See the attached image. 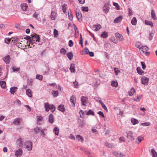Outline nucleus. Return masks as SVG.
Segmentation results:
<instances>
[{
  "label": "nucleus",
  "instance_id": "obj_33",
  "mask_svg": "<svg viewBox=\"0 0 157 157\" xmlns=\"http://www.w3.org/2000/svg\"><path fill=\"white\" fill-rule=\"evenodd\" d=\"M99 103H101L102 107L107 112H108V109L106 106L101 101H99Z\"/></svg>",
  "mask_w": 157,
  "mask_h": 157
},
{
  "label": "nucleus",
  "instance_id": "obj_57",
  "mask_svg": "<svg viewBox=\"0 0 157 157\" xmlns=\"http://www.w3.org/2000/svg\"><path fill=\"white\" fill-rule=\"evenodd\" d=\"M142 68L144 70H145L146 68V65L145 64V63L144 62L142 61L141 62Z\"/></svg>",
  "mask_w": 157,
  "mask_h": 157
},
{
  "label": "nucleus",
  "instance_id": "obj_61",
  "mask_svg": "<svg viewBox=\"0 0 157 157\" xmlns=\"http://www.w3.org/2000/svg\"><path fill=\"white\" fill-rule=\"evenodd\" d=\"M137 139L139 143L141 141H142L144 139V138L143 137L141 136H139L137 138Z\"/></svg>",
  "mask_w": 157,
  "mask_h": 157
},
{
  "label": "nucleus",
  "instance_id": "obj_4",
  "mask_svg": "<svg viewBox=\"0 0 157 157\" xmlns=\"http://www.w3.org/2000/svg\"><path fill=\"white\" fill-rule=\"evenodd\" d=\"M32 40L36 41V42H39L40 39L39 36L36 33H34L33 35H32Z\"/></svg>",
  "mask_w": 157,
  "mask_h": 157
},
{
  "label": "nucleus",
  "instance_id": "obj_39",
  "mask_svg": "<svg viewBox=\"0 0 157 157\" xmlns=\"http://www.w3.org/2000/svg\"><path fill=\"white\" fill-rule=\"evenodd\" d=\"M105 145L106 147L109 148H113L114 147V146L111 143H109L107 142L105 143Z\"/></svg>",
  "mask_w": 157,
  "mask_h": 157
},
{
  "label": "nucleus",
  "instance_id": "obj_59",
  "mask_svg": "<svg viewBox=\"0 0 157 157\" xmlns=\"http://www.w3.org/2000/svg\"><path fill=\"white\" fill-rule=\"evenodd\" d=\"M82 10L87 12L88 11V8L87 7H83L82 8Z\"/></svg>",
  "mask_w": 157,
  "mask_h": 157
},
{
  "label": "nucleus",
  "instance_id": "obj_60",
  "mask_svg": "<svg viewBox=\"0 0 157 157\" xmlns=\"http://www.w3.org/2000/svg\"><path fill=\"white\" fill-rule=\"evenodd\" d=\"M113 154L114 155L117 157L120 156V153L117 151H114L113 152Z\"/></svg>",
  "mask_w": 157,
  "mask_h": 157
},
{
  "label": "nucleus",
  "instance_id": "obj_25",
  "mask_svg": "<svg viewBox=\"0 0 157 157\" xmlns=\"http://www.w3.org/2000/svg\"><path fill=\"white\" fill-rule=\"evenodd\" d=\"M137 22V20L136 18L134 17L133 18L132 20H131V23L134 25H136Z\"/></svg>",
  "mask_w": 157,
  "mask_h": 157
},
{
  "label": "nucleus",
  "instance_id": "obj_36",
  "mask_svg": "<svg viewBox=\"0 0 157 157\" xmlns=\"http://www.w3.org/2000/svg\"><path fill=\"white\" fill-rule=\"evenodd\" d=\"M148 48L147 47V46H142L140 49V50H141L142 51L144 52H145L147 51L148 50Z\"/></svg>",
  "mask_w": 157,
  "mask_h": 157
},
{
  "label": "nucleus",
  "instance_id": "obj_15",
  "mask_svg": "<svg viewBox=\"0 0 157 157\" xmlns=\"http://www.w3.org/2000/svg\"><path fill=\"white\" fill-rule=\"evenodd\" d=\"M109 9V7L108 5L107 4H105L104 7L103 8V10L104 12L105 13H107Z\"/></svg>",
  "mask_w": 157,
  "mask_h": 157
},
{
  "label": "nucleus",
  "instance_id": "obj_12",
  "mask_svg": "<svg viewBox=\"0 0 157 157\" xmlns=\"http://www.w3.org/2000/svg\"><path fill=\"white\" fill-rule=\"evenodd\" d=\"M21 7L22 10L26 11L28 7V6L26 4L23 3L21 5Z\"/></svg>",
  "mask_w": 157,
  "mask_h": 157
},
{
  "label": "nucleus",
  "instance_id": "obj_56",
  "mask_svg": "<svg viewBox=\"0 0 157 157\" xmlns=\"http://www.w3.org/2000/svg\"><path fill=\"white\" fill-rule=\"evenodd\" d=\"M154 34L153 33H150L149 34V36H148L149 39L150 40H151Z\"/></svg>",
  "mask_w": 157,
  "mask_h": 157
},
{
  "label": "nucleus",
  "instance_id": "obj_43",
  "mask_svg": "<svg viewBox=\"0 0 157 157\" xmlns=\"http://www.w3.org/2000/svg\"><path fill=\"white\" fill-rule=\"evenodd\" d=\"M131 122L134 125L138 123V121L134 118H132L131 119Z\"/></svg>",
  "mask_w": 157,
  "mask_h": 157
},
{
  "label": "nucleus",
  "instance_id": "obj_63",
  "mask_svg": "<svg viewBox=\"0 0 157 157\" xmlns=\"http://www.w3.org/2000/svg\"><path fill=\"white\" fill-rule=\"evenodd\" d=\"M79 113L80 114V117L81 118H82L83 117V115L84 114V112L82 110H80V111L79 112Z\"/></svg>",
  "mask_w": 157,
  "mask_h": 157
},
{
  "label": "nucleus",
  "instance_id": "obj_7",
  "mask_svg": "<svg viewBox=\"0 0 157 157\" xmlns=\"http://www.w3.org/2000/svg\"><path fill=\"white\" fill-rule=\"evenodd\" d=\"M76 100V98L75 95H72L70 97V101L73 106H75Z\"/></svg>",
  "mask_w": 157,
  "mask_h": 157
},
{
  "label": "nucleus",
  "instance_id": "obj_19",
  "mask_svg": "<svg viewBox=\"0 0 157 157\" xmlns=\"http://www.w3.org/2000/svg\"><path fill=\"white\" fill-rule=\"evenodd\" d=\"M58 109L62 112H64L65 111L64 105H59L58 108Z\"/></svg>",
  "mask_w": 157,
  "mask_h": 157
},
{
  "label": "nucleus",
  "instance_id": "obj_14",
  "mask_svg": "<svg viewBox=\"0 0 157 157\" xmlns=\"http://www.w3.org/2000/svg\"><path fill=\"white\" fill-rule=\"evenodd\" d=\"M56 13L52 11L51 13V18L52 20H55L56 17Z\"/></svg>",
  "mask_w": 157,
  "mask_h": 157
},
{
  "label": "nucleus",
  "instance_id": "obj_58",
  "mask_svg": "<svg viewBox=\"0 0 157 157\" xmlns=\"http://www.w3.org/2000/svg\"><path fill=\"white\" fill-rule=\"evenodd\" d=\"M85 152L86 154L88 156H91L92 155V154L89 151H86Z\"/></svg>",
  "mask_w": 157,
  "mask_h": 157
},
{
  "label": "nucleus",
  "instance_id": "obj_45",
  "mask_svg": "<svg viewBox=\"0 0 157 157\" xmlns=\"http://www.w3.org/2000/svg\"><path fill=\"white\" fill-rule=\"evenodd\" d=\"M86 115H94V112L91 109L89 110L86 113Z\"/></svg>",
  "mask_w": 157,
  "mask_h": 157
},
{
  "label": "nucleus",
  "instance_id": "obj_51",
  "mask_svg": "<svg viewBox=\"0 0 157 157\" xmlns=\"http://www.w3.org/2000/svg\"><path fill=\"white\" fill-rule=\"evenodd\" d=\"M115 75H117L118 73L120 72V71L118 70V68H114V69Z\"/></svg>",
  "mask_w": 157,
  "mask_h": 157
},
{
  "label": "nucleus",
  "instance_id": "obj_29",
  "mask_svg": "<svg viewBox=\"0 0 157 157\" xmlns=\"http://www.w3.org/2000/svg\"><path fill=\"white\" fill-rule=\"evenodd\" d=\"M0 85L2 88H5L6 86V83L5 81H2L0 82Z\"/></svg>",
  "mask_w": 157,
  "mask_h": 157
},
{
  "label": "nucleus",
  "instance_id": "obj_5",
  "mask_svg": "<svg viewBox=\"0 0 157 157\" xmlns=\"http://www.w3.org/2000/svg\"><path fill=\"white\" fill-rule=\"evenodd\" d=\"M23 154V151L21 149L19 148L15 152V155L16 157L21 156Z\"/></svg>",
  "mask_w": 157,
  "mask_h": 157
},
{
  "label": "nucleus",
  "instance_id": "obj_44",
  "mask_svg": "<svg viewBox=\"0 0 157 157\" xmlns=\"http://www.w3.org/2000/svg\"><path fill=\"white\" fill-rule=\"evenodd\" d=\"M135 45H136V47L139 48L140 49H141V48H142V45L140 42L136 43V44Z\"/></svg>",
  "mask_w": 157,
  "mask_h": 157
},
{
  "label": "nucleus",
  "instance_id": "obj_49",
  "mask_svg": "<svg viewBox=\"0 0 157 157\" xmlns=\"http://www.w3.org/2000/svg\"><path fill=\"white\" fill-rule=\"evenodd\" d=\"M67 52V51L63 48L61 49L60 51V52L63 55H65Z\"/></svg>",
  "mask_w": 157,
  "mask_h": 157
},
{
  "label": "nucleus",
  "instance_id": "obj_21",
  "mask_svg": "<svg viewBox=\"0 0 157 157\" xmlns=\"http://www.w3.org/2000/svg\"><path fill=\"white\" fill-rule=\"evenodd\" d=\"M70 69L72 73H75V65L74 64L72 63L71 65Z\"/></svg>",
  "mask_w": 157,
  "mask_h": 157
},
{
  "label": "nucleus",
  "instance_id": "obj_1",
  "mask_svg": "<svg viewBox=\"0 0 157 157\" xmlns=\"http://www.w3.org/2000/svg\"><path fill=\"white\" fill-rule=\"evenodd\" d=\"M45 110L48 111L50 109L51 110L52 112H54L56 109V107L53 104L49 105L48 103H45L44 104Z\"/></svg>",
  "mask_w": 157,
  "mask_h": 157
},
{
  "label": "nucleus",
  "instance_id": "obj_10",
  "mask_svg": "<svg viewBox=\"0 0 157 157\" xmlns=\"http://www.w3.org/2000/svg\"><path fill=\"white\" fill-rule=\"evenodd\" d=\"M10 56L8 55L4 57L3 59L6 63L8 64L10 62Z\"/></svg>",
  "mask_w": 157,
  "mask_h": 157
},
{
  "label": "nucleus",
  "instance_id": "obj_35",
  "mask_svg": "<svg viewBox=\"0 0 157 157\" xmlns=\"http://www.w3.org/2000/svg\"><path fill=\"white\" fill-rule=\"evenodd\" d=\"M111 85L113 86L117 87L118 86V84L116 81H113L112 82Z\"/></svg>",
  "mask_w": 157,
  "mask_h": 157
},
{
  "label": "nucleus",
  "instance_id": "obj_31",
  "mask_svg": "<svg viewBox=\"0 0 157 157\" xmlns=\"http://www.w3.org/2000/svg\"><path fill=\"white\" fill-rule=\"evenodd\" d=\"M142 96H143L142 95H138L137 96L136 99H135L134 98H133L132 99L135 101H139L140 100L141 98L142 97Z\"/></svg>",
  "mask_w": 157,
  "mask_h": 157
},
{
  "label": "nucleus",
  "instance_id": "obj_11",
  "mask_svg": "<svg viewBox=\"0 0 157 157\" xmlns=\"http://www.w3.org/2000/svg\"><path fill=\"white\" fill-rule=\"evenodd\" d=\"M151 16L152 18L155 20L157 19V17H156L155 11L154 10L152 9L151 10Z\"/></svg>",
  "mask_w": 157,
  "mask_h": 157
},
{
  "label": "nucleus",
  "instance_id": "obj_16",
  "mask_svg": "<svg viewBox=\"0 0 157 157\" xmlns=\"http://www.w3.org/2000/svg\"><path fill=\"white\" fill-rule=\"evenodd\" d=\"M122 17L121 16H120L118 17H117L114 20V22L115 23H118L122 21Z\"/></svg>",
  "mask_w": 157,
  "mask_h": 157
},
{
  "label": "nucleus",
  "instance_id": "obj_38",
  "mask_svg": "<svg viewBox=\"0 0 157 157\" xmlns=\"http://www.w3.org/2000/svg\"><path fill=\"white\" fill-rule=\"evenodd\" d=\"M52 94L54 97H56L58 96V91L53 90L52 92Z\"/></svg>",
  "mask_w": 157,
  "mask_h": 157
},
{
  "label": "nucleus",
  "instance_id": "obj_6",
  "mask_svg": "<svg viewBox=\"0 0 157 157\" xmlns=\"http://www.w3.org/2000/svg\"><path fill=\"white\" fill-rule=\"evenodd\" d=\"M88 101V98L86 97L82 96L81 99L82 104L83 105H85Z\"/></svg>",
  "mask_w": 157,
  "mask_h": 157
},
{
  "label": "nucleus",
  "instance_id": "obj_23",
  "mask_svg": "<svg viewBox=\"0 0 157 157\" xmlns=\"http://www.w3.org/2000/svg\"><path fill=\"white\" fill-rule=\"evenodd\" d=\"M49 121L51 123L54 122V117L53 114H51L49 115Z\"/></svg>",
  "mask_w": 157,
  "mask_h": 157
},
{
  "label": "nucleus",
  "instance_id": "obj_3",
  "mask_svg": "<svg viewBox=\"0 0 157 157\" xmlns=\"http://www.w3.org/2000/svg\"><path fill=\"white\" fill-rule=\"evenodd\" d=\"M141 83L145 85H147L149 81V78L145 76H143L141 78Z\"/></svg>",
  "mask_w": 157,
  "mask_h": 157
},
{
  "label": "nucleus",
  "instance_id": "obj_27",
  "mask_svg": "<svg viewBox=\"0 0 157 157\" xmlns=\"http://www.w3.org/2000/svg\"><path fill=\"white\" fill-rule=\"evenodd\" d=\"M108 33L105 31L102 32L101 35V37L103 38H106L108 37Z\"/></svg>",
  "mask_w": 157,
  "mask_h": 157
},
{
  "label": "nucleus",
  "instance_id": "obj_46",
  "mask_svg": "<svg viewBox=\"0 0 157 157\" xmlns=\"http://www.w3.org/2000/svg\"><path fill=\"white\" fill-rule=\"evenodd\" d=\"M67 5L66 4H64L62 7V9L63 10V12L64 13H65L66 11V10L67 8Z\"/></svg>",
  "mask_w": 157,
  "mask_h": 157
},
{
  "label": "nucleus",
  "instance_id": "obj_64",
  "mask_svg": "<svg viewBox=\"0 0 157 157\" xmlns=\"http://www.w3.org/2000/svg\"><path fill=\"white\" fill-rule=\"evenodd\" d=\"M98 114L100 115V116H101L103 117H105V116L103 114L102 112L101 111H99L98 113Z\"/></svg>",
  "mask_w": 157,
  "mask_h": 157
},
{
  "label": "nucleus",
  "instance_id": "obj_2",
  "mask_svg": "<svg viewBox=\"0 0 157 157\" xmlns=\"http://www.w3.org/2000/svg\"><path fill=\"white\" fill-rule=\"evenodd\" d=\"M25 145L26 148L28 151H31L32 148V143L29 141H28L25 143Z\"/></svg>",
  "mask_w": 157,
  "mask_h": 157
},
{
  "label": "nucleus",
  "instance_id": "obj_32",
  "mask_svg": "<svg viewBox=\"0 0 157 157\" xmlns=\"http://www.w3.org/2000/svg\"><path fill=\"white\" fill-rule=\"evenodd\" d=\"M145 23L146 25H150L151 27H153V24L152 22L146 20L145 21Z\"/></svg>",
  "mask_w": 157,
  "mask_h": 157
},
{
  "label": "nucleus",
  "instance_id": "obj_18",
  "mask_svg": "<svg viewBox=\"0 0 157 157\" xmlns=\"http://www.w3.org/2000/svg\"><path fill=\"white\" fill-rule=\"evenodd\" d=\"M76 139L78 140V141H81L82 143L83 142L84 139L82 136L79 135H77L76 136Z\"/></svg>",
  "mask_w": 157,
  "mask_h": 157
},
{
  "label": "nucleus",
  "instance_id": "obj_41",
  "mask_svg": "<svg viewBox=\"0 0 157 157\" xmlns=\"http://www.w3.org/2000/svg\"><path fill=\"white\" fill-rule=\"evenodd\" d=\"M151 153H152V156L153 157H157V154L154 149H152L151 150Z\"/></svg>",
  "mask_w": 157,
  "mask_h": 157
},
{
  "label": "nucleus",
  "instance_id": "obj_52",
  "mask_svg": "<svg viewBox=\"0 0 157 157\" xmlns=\"http://www.w3.org/2000/svg\"><path fill=\"white\" fill-rule=\"evenodd\" d=\"M12 39L6 38L5 40V42L6 43L9 44L11 41Z\"/></svg>",
  "mask_w": 157,
  "mask_h": 157
},
{
  "label": "nucleus",
  "instance_id": "obj_13",
  "mask_svg": "<svg viewBox=\"0 0 157 157\" xmlns=\"http://www.w3.org/2000/svg\"><path fill=\"white\" fill-rule=\"evenodd\" d=\"M76 16L79 21H82V15L81 12L77 13H76Z\"/></svg>",
  "mask_w": 157,
  "mask_h": 157
},
{
  "label": "nucleus",
  "instance_id": "obj_34",
  "mask_svg": "<svg viewBox=\"0 0 157 157\" xmlns=\"http://www.w3.org/2000/svg\"><path fill=\"white\" fill-rule=\"evenodd\" d=\"M59 129L57 127H55L53 129V131L54 132L55 134L56 135H58L59 134Z\"/></svg>",
  "mask_w": 157,
  "mask_h": 157
},
{
  "label": "nucleus",
  "instance_id": "obj_8",
  "mask_svg": "<svg viewBox=\"0 0 157 157\" xmlns=\"http://www.w3.org/2000/svg\"><path fill=\"white\" fill-rule=\"evenodd\" d=\"M115 36L117 40H118L121 41L123 39V36L119 33H116Z\"/></svg>",
  "mask_w": 157,
  "mask_h": 157
},
{
  "label": "nucleus",
  "instance_id": "obj_50",
  "mask_svg": "<svg viewBox=\"0 0 157 157\" xmlns=\"http://www.w3.org/2000/svg\"><path fill=\"white\" fill-rule=\"evenodd\" d=\"M12 69L13 71H17L19 70H20V68L19 67H16L15 66H13L12 67Z\"/></svg>",
  "mask_w": 157,
  "mask_h": 157
},
{
  "label": "nucleus",
  "instance_id": "obj_53",
  "mask_svg": "<svg viewBox=\"0 0 157 157\" xmlns=\"http://www.w3.org/2000/svg\"><path fill=\"white\" fill-rule=\"evenodd\" d=\"M141 125L143 126H149L151 125V124L149 122H146L144 123H142Z\"/></svg>",
  "mask_w": 157,
  "mask_h": 157
},
{
  "label": "nucleus",
  "instance_id": "obj_54",
  "mask_svg": "<svg viewBox=\"0 0 157 157\" xmlns=\"http://www.w3.org/2000/svg\"><path fill=\"white\" fill-rule=\"evenodd\" d=\"M54 34L55 37H57L58 35V31L56 29H54Z\"/></svg>",
  "mask_w": 157,
  "mask_h": 157
},
{
  "label": "nucleus",
  "instance_id": "obj_48",
  "mask_svg": "<svg viewBox=\"0 0 157 157\" xmlns=\"http://www.w3.org/2000/svg\"><path fill=\"white\" fill-rule=\"evenodd\" d=\"M68 15L69 19L71 20H72L73 19V16L71 13V11L68 12Z\"/></svg>",
  "mask_w": 157,
  "mask_h": 157
},
{
  "label": "nucleus",
  "instance_id": "obj_17",
  "mask_svg": "<svg viewBox=\"0 0 157 157\" xmlns=\"http://www.w3.org/2000/svg\"><path fill=\"white\" fill-rule=\"evenodd\" d=\"M34 130L37 132L40 131L41 132V134L43 136H44L45 135V134L44 132V131L45 129H41L39 127H36V128L34 129Z\"/></svg>",
  "mask_w": 157,
  "mask_h": 157
},
{
  "label": "nucleus",
  "instance_id": "obj_30",
  "mask_svg": "<svg viewBox=\"0 0 157 157\" xmlns=\"http://www.w3.org/2000/svg\"><path fill=\"white\" fill-rule=\"evenodd\" d=\"M137 72L140 75H142L144 73V71L141 69L140 67H137L136 69Z\"/></svg>",
  "mask_w": 157,
  "mask_h": 157
},
{
  "label": "nucleus",
  "instance_id": "obj_55",
  "mask_svg": "<svg viewBox=\"0 0 157 157\" xmlns=\"http://www.w3.org/2000/svg\"><path fill=\"white\" fill-rule=\"evenodd\" d=\"M113 5L116 7L117 10H119L120 9L119 6L117 3L113 2Z\"/></svg>",
  "mask_w": 157,
  "mask_h": 157
},
{
  "label": "nucleus",
  "instance_id": "obj_40",
  "mask_svg": "<svg viewBox=\"0 0 157 157\" xmlns=\"http://www.w3.org/2000/svg\"><path fill=\"white\" fill-rule=\"evenodd\" d=\"M31 37H30L29 36H27L26 37L27 40H28V42L29 41L30 43L33 44V41L32 39V35L31 36Z\"/></svg>",
  "mask_w": 157,
  "mask_h": 157
},
{
  "label": "nucleus",
  "instance_id": "obj_22",
  "mask_svg": "<svg viewBox=\"0 0 157 157\" xmlns=\"http://www.w3.org/2000/svg\"><path fill=\"white\" fill-rule=\"evenodd\" d=\"M26 94L30 97H32V93L30 89H27L26 91Z\"/></svg>",
  "mask_w": 157,
  "mask_h": 157
},
{
  "label": "nucleus",
  "instance_id": "obj_9",
  "mask_svg": "<svg viewBox=\"0 0 157 157\" xmlns=\"http://www.w3.org/2000/svg\"><path fill=\"white\" fill-rule=\"evenodd\" d=\"M101 25L99 24H97L93 25V29L95 31H97L101 28Z\"/></svg>",
  "mask_w": 157,
  "mask_h": 157
},
{
  "label": "nucleus",
  "instance_id": "obj_24",
  "mask_svg": "<svg viewBox=\"0 0 157 157\" xmlns=\"http://www.w3.org/2000/svg\"><path fill=\"white\" fill-rule=\"evenodd\" d=\"M89 52L88 49L87 48H86L84 50H82L81 52V53L82 55L88 54Z\"/></svg>",
  "mask_w": 157,
  "mask_h": 157
},
{
  "label": "nucleus",
  "instance_id": "obj_62",
  "mask_svg": "<svg viewBox=\"0 0 157 157\" xmlns=\"http://www.w3.org/2000/svg\"><path fill=\"white\" fill-rule=\"evenodd\" d=\"M73 43L72 41L71 40H70L69 41V43H68V45L70 47H72L73 46Z\"/></svg>",
  "mask_w": 157,
  "mask_h": 157
},
{
  "label": "nucleus",
  "instance_id": "obj_20",
  "mask_svg": "<svg viewBox=\"0 0 157 157\" xmlns=\"http://www.w3.org/2000/svg\"><path fill=\"white\" fill-rule=\"evenodd\" d=\"M135 92V90L133 87H132L128 92V94L130 96L133 95Z\"/></svg>",
  "mask_w": 157,
  "mask_h": 157
},
{
  "label": "nucleus",
  "instance_id": "obj_28",
  "mask_svg": "<svg viewBox=\"0 0 157 157\" xmlns=\"http://www.w3.org/2000/svg\"><path fill=\"white\" fill-rule=\"evenodd\" d=\"M22 139L21 138H19L16 141V144L20 147L22 144Z\"/></svg>",
  "mask_w": 157,
  "mask_h": 157
},
{
  "label": "nucleus",
  "instance_id": "obj_37",
  "mask_svg": "<svg viewBox=\"0 0 157 157\" xmlns=\"http://www.w3.org/2000/svg\"><path fill=\"white\" fill-rule=\"evenodd\" d=\"M20 120L21 119L19 118L16 119L13 123L15 125H18L20 122Z\"/></svg>",
  "mask_w": 157,
  "mask_h": 157
},
{
  "label": "nucleus",
  "instance_id": "obj_47",
  "mask_svg": "<svg viewBox=\"0 0 157 157\" xmlns=\"http://www.w3.org/2000/svg\"><path fill=\"white\" fill-rule=\"evenodd\" d=\"M36 78L40 80H42L43 79V76L40 75H36Z\"/></svg>",
  "mask_w": 157,
  "mask_h": 157
},
{
  "label": "nucleus",
  "instance_id": "obj_42",
  "mask_svg": "<svg viewBox=\"0 0 157 157\" xmlns=\"http://www.w3.org/2000/svg\"><path fill=\"white\" fill-rule=\"evenodd\" d=\"M17 89V87H13L10 89V92L13 94L16 92V90Z\"/></svg>",
  "mask_w": 157,
  "mask_h": 157
},
{
  "label": "nucleus",
  "instance_id": "obj_26",
  "mask_svg": "<svg viewBox=\"0 0 157 157\" xmlns=\"http://www.w3.org/2000/svg\"><path fill=\"white\" fill-rule=\"evenodd\" d=\"M67 56L70 60H71L72 59L73 55L72 52H69L67 53Z\"/></svg>",
  "mask_w": 157,
  "mask_h": 157
}]
</instances>
